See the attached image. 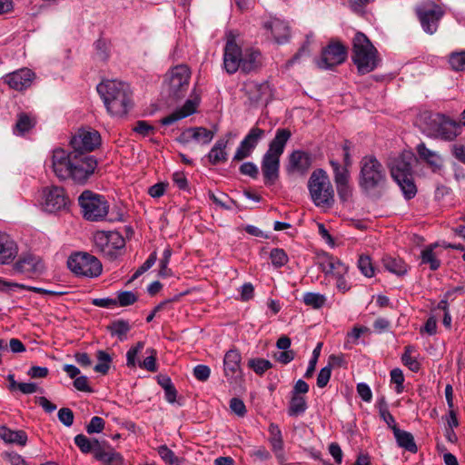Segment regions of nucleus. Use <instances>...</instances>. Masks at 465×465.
Wrapping results in <instances>:
<instances>
[{
	"label": "nucleus",
	"instance_id": "nucleus-22",
	"mask_svg": "<svg viewBox=\"0 0 465 465\" xmlns=\"http://www.w3.org/2000/svg\"><path fill=\"white\" fill-rule=\"evenodd\" d=\"M14 269L21 273H37L44 270V264L38 256L25 253L15 263Z\"/></svg>",
	"mask_w": 465,
	"mask_h": 465
},
{
	"label": "nucleus",
	"instance_id": "nucleus-11",
	"mask_svg": "<svg viewBox=\"0 0 465 465\" xmlns=\"http://www.w3.org/2000/svg\"><path fill=\"white\" fill-rule=\"evenodd\" d=\"M94 243L98 252L114 257L117 250L124 246V239L117 232H96L94 234Z\"/></svg>",
	"mask_w": 465,
	"mask_h": 465
},
{
	"label": "nucleus",
	"instance_id": "nucleus-1",
	"mask_svg": "<svg viewBox=\"0 0 465 465\" xmlns=\"http://www.w3.org/2000/svg\"><path fill=\"white\" fill-rule=\"evenodd\" d=\"M387 172L374 155H366L360 161L358 183L361 193L373 200L380 199L387 188Z\"/></svg>",
	"mask_w": 465,
	"mask_h": 465
},
{
	"label": "nucleus",
	"instance_id": "nucleus-5",
	"mask_svg": "<svg viewBox=\"0 0 465 465\" xmlns=\"http://www.w3.org/2000/svg\"><path fill=\"white\" fill-rule=\"evenodd\" d=\"M428 136L451 142L461 134L462 123H459L442 114H434L427 123Z\"/></svg>",
	"mask_w": 465,
	"mask_h": 465
},
{
	"label": "nucleus",
	"instance_id": "nucleus-49",
	"mask_svg": "<svg viewBox=\"0 0 465 465\" xmlns=\"http://www.w3.org/2000/svg\"><path fill=\"white\" fill-rule=\"evenodd\" d=\"M144 348L143 341H138L135 345L132 346L126 352V365L129 368H134L136 365V357Z\"/></svg>",
	"mask_w": 465,
	"mask_h": 465
},
{
	"label": "nucleus",
	"instance_id": "nucleus-4",
	"mask_svg": "<svg viewBox=\"0 0 465 465\" xmlns=\"http://www.w3.org/2000/svg\"><path fill=\"white\" fill-rule=\"evenodd\" d=\"M312 201L317 207L330 208L334 203V191L327 173L323 169L314 170L308 181Z\"/></svg>",
	"mask_w": 465,
	"mask_h": 465
},
{
	"label": "nucleus",
	"instance_id": "nucleus-32",
	"mask_svg": "<svg viewBox=\"0 0 465 465\" xmlns=\"http://www.w3.org/2000/svg\"><path fill=\"white\" fill-rule=\"evenodd\" d=\"M393 435L400 448L411 453H416L418 451L414 437L411 432L401 430L400 428H393Z\"/></svg>",
	"mask_w": 465,
	"mask_h": 465
},
{
	"label": "nucleus",
	"instance_id": "nucleus-31",
	"mask_svg": "<svg viewBox=\"0 0 465 465\" xmlns=\"http://www.w3.org/2000/svg\"><path fill=\"white\" fill-rule=\"evenodd\" d=\"M322 271L326 275H332L335 278L344 276L348 272V266L341 262L338 258L327 256L320 263Z\"/></svg>",
	"mask_w": 465,
	"mask_h": 465
},
{
	"label": "nucleus",
	"instance_id": "nucleus-55",
	"mask_svg": "<svg viewBox=\"0 0 465 465\" xmlns=\"http://www.w3.org/2000/svg\"><path fill=\"white\" fill-rule=\"evenodd\" d=\"M331 369L332 364L331 363L321 369L317 376V386L319 388H324L328 384L331 375Z\"/></svg>",
	"mask_w": 465,
	"mask_h": 465
},
{
	"label": "nucleus",
	"instance_id": "nucleus-27",
	"mask_svg": "<svg viewBox=\"0 0 465 465\" xmlns=\"http://www.w3.org/2000/svg\"><path fill=\"white\" fill-rule=\"evenodd\" d=\"M18 254V246L12 237L0 232V264H9Z\"/></svg>",
	"mask_w": 465,
	"mask_h": 465
},
{
	"label": "nucleus",
	"instance_id": "nucleus-23",
	"mask_svg": "<svg viewBox=\"0 0 465 465\" xmlns=\"http://www.w3.org/2000/svg\"><path fill=\"white\" fill-rule=\"evenodd\" d=\"M312 165L311 155L303 151H293L289 156L286 170L289 173L298 172L304 174Z\"/></svg>",
	"mask_w": 465,
	"mask_h": 465
},
{
	"label": "nucleus",
	"instance_id": "nucleus-53",
	"mask_svg": "<svg viewBox=\"0 0 465 465\" xmlns=\"http://www.w3.org/2000/svg\"><path fill=\"white\" fill-rule=\"evenodd\" d=\"M138 297L133 292L124 291L117 293V305L125 307L134 304L137 301Z\"/></svg>",
	"mask_w": 465,
	"mask_h": 465
},
{
	"label": "nucleus",
	"instance_id": "nucleus-14",
	"mask_svg": "<svg viewBox=\"0 0 465 465\" xmlns=\"http://www.w3.org/2000/svg\"><path fill=\"white\" fill-rule=\"evenodd\" d=\"M333 169V180L336 185L339 198L347 202L352 196V188L350 185V172L347 168H341L337 161H330Z\"/></svg>",
	"mask_w": 465,
	"mask_h": 465
},
{
	"label": "nucleus",
	"instance_id": "nucleus-6",
	"mask_svg": "<svg viewBox=\"0 0 465 465\" xmlns=\"http://www.w3.org/2000/svg\"><path fill=\"white\" fill-rule=\"evenodd\" d=\"M83 217L90 222L103 221L109 212V203L104 195L85 190L78 197Z\"/></svg>",
	"mask_w": 465,
	"mask_h": 465
},
{
	"label": "nucleus",
	"instance_id": "nucleus-62",
	"mask_svg": "<svg viewBox=\"0 0 465 465\" xmlns=\"http://www.w3.org/2000/svg\"><path fill=\"white\" fill-rule=\"evenodd\" d=\"M240 173L243 175L256 178L258 176L259 171L255 163L252 162H246L240 166Z\"/></svg>",
	"mask_w": 465,
	"mask_h": 465
},
{
	"label": "nucleus",
	"instance_id": "nucleus-19",
	"mask_svg": "<svg viewBox=\"0 0 465 465\" xmlns=\"http://www.w3.org/2000/svg\"><path fill=\"white\" fill-rule=\"evenodd\" d=\"M199 103L200 95L195 93L194 89L193 92L192 98L186 100V102L181 108L176 109L171 114L163 118L161 120V124L163 125H171L181 119L192 115L196 112Z\"/></svg>",
	"mask_w": 465,
	"mask_h": 465
},
{
	"label": "nucleus",
	"instance_id": "nucleus-50",
	"mask_svg": "<svg viewBox=\"0 0 465 465\" xmlns=\"http://www.w3.org/2000/svg\"><path fill=\"white\" fill-rule=\"evenodd\" d=\"M381 60H353L358 72L361 74L371 72L380 65Z\"/></svg>",
	"mask_w": 465,
	"mask_h": 465
},
{
	"label": "nucleus",
	"instance_id": "nucleus-3",
	"mask_svg": "<svg viewBox=\"0 0 465 465\" xmlns=\"http://www.w3.org/2000/svg\"><path fill=\"white\" fill-rule=\"evenodd\" d=\"M291 136L290 130L280 128L277 129L274 138L270 142L269 148L263 154L261 163L265 185H272L279 179L280 158Z\"/></svg>",
	"mask_w": 465,
	"mask_h": 465
},
{
	"label": "nucleus",
	"instance_id": "nucleus-15",
	"mask_svg": "<svg viewBox=\"0 0 465 465\" xmlns=\"http://www.w3.org/2000/svg\"><path fill=\"white\" fill-rule=\"evenodd\" d=\"M264 134V130L256 126L252 127L240 143V145L233 155L232 161L239 162L249 157Z\"/></svg>",
	"mask_w": 465,
	"mask_h": 465
},
{
	"label": "nucleus",
	"instance_id": "nucleus-34",
	"mask_svg": "<svg viewBox=\"0 0 465 465\" xmlns=\"http://www.w3.org/2000/svg\"><path fill=\"white\" fill-rule=\"evenodd\" d=\"M384 268L391 273L402 276L408 272V265L400 258L385 255L382 258Z\"/></svg>",
	"mask_w": 465,
	"mask_h": 465
},
{
	"label": "nucleus",
	"instance_id": "nucleus-36",
	"mask_svg": "<svg viewBox=\"0 0 465 465\" xmlns=\"http://www.w3.org/2000/svg\"><path fill=\"white\" fill-rule=\"evenodd\" d=\"M250 88L251 91L257 93L251 97V99L256 103L262 102L267 104L272 98V89L268 82L252 84Z\"/></svg>",
	"mask_w": 465,
	"mask_h": 465
},
{
	"label": "nucleus",
	"instance_id": "nucleus-29",
	"mask_svg": "<svg viewBox=\"0 0 465 465\" xmlns=\"http://www.w3.org/2000/svg\"><path fill=\"white\" fill-rule=\"evenodd\" d=\"M264 28L270 31L274 41L278 44L286 42L290 37V27L288 24L279 18H272L264 23Z\"/></svg>",
	"mask_w": 465,
	"mask_h": 465
},
{
	"label": "nucleus",
	"instance_id": "nucleus-39",
	"mask_svg": "<svg viewBox=\"0 0 465 465\" xmlns=\"http://www.w3.org/2000/svg\"><path fill=\"white\" fill-rule=\"evenodd\" d=\"M347 55V47L339 40L332 39L329 45L322 49V56L344 57Z\"/></svg>",
	"mask_w": 465,
	"mask_h": 465
},
{
	"label": "nucleus",
	"instance_id": "nucleus-21",
	"mask_svg": "<svg viewBox=\"0 0 465 465\" xmlns=\"http://www.w3.org/2000/svg\"><path fill=\"white\" fill-rule=\"evenodd\" d=\"M242 356L237 349L229 350L223 358L224 375L228 380H235L242 373Z\"/></svg>",
	"mask_w": 465,
	"mask_h": 465
},
{
	"label": "nucleus",
	"instance_id": "nucleus-37",
	"mask_svg": "<svg viewBox=\"0 0 465 465\" xmlns=\"http://www.w3.org/2000/svg\"><path fill=\"white\" fill-rule=\"evenodd\" d=\"M107 330L109 331L112 336H116L119 341H123L126 340L127 333L131 330V325L128 321L119 319L112 322L108 326Z\"/></svg>",
	"mask_w": 465,
	"mask_h": 465
},
{
	"label": "nucleus",
	"instance_id": "nucleus-25",
	"mask_svg": "<svg viewBox=\"0 0 465 465\" xmlns=\"http://www.w3.org/2000/svg\"><path fill=\"white\" fill-rule=\"evenodd\" d=\"M231 136L232 134L228 133L223 137H221L215 142L206 155L211 164L217 165L219 163H225L228 160V153L226 149Z\"/></svg>",
	"mask_w": 465,
	"mask_h": 465
},
{
	"label": "nucleus",
	"instance_id": "nucleus-9",
	"mask_svg": "<svg viewBox=\"0 0 465 465\" xmlns=\"http://www.w3.org/2000/svg\"><path fill=\"white\" fill-rule=\"evenodd\" d=\"M416 14L421 27L429 35H433L444 15L442 8L432 1H425L416 6Z\"/></svg>",
	"mask_w": 465,
	"mask_h": 465
},
{
	"label": "nucleus",
	"instance_id": "nucleus-42",
	"mask_svg": "<svg viewBox=\"0 0 465 465\" xmlns=\"http://www.w3.org/2000/svg\"><path fill=\"white\" fill-rule=\"evenodd\" d=\"M434 247H436V244H430L427 246L421 251L420 254L421 262L424 264H429L430 270L432 271L437 270L440 265V262L433 251Z\"/></svg>",
	"mask_w": 465,
	"mask_h": 465
},
{
	"label": "nucleus",
	"instance_id": "nucleus-58",
	"mask_svg": "<svg viewBox=\"0 0 465 465\" xmlns=\"http://www.w3.org/2000/svg\"><path fill=\"white\" fill-rule=\"evenodd\" d=\"M411 348L405 347V352L402 354L401 361L404 365L408 366L412 371H418L420 370V363L411 356Z\"/></svg>",
	"mask_w": 465,
	"mask_h": 465
},
{
	"label": "nucleus",
	"instance_id": "nucleus-64",
	"mask_svg": "<svg viewBox=\"0 0 465 465\" xmlns=\"http://www.w3.org/2000/svg\"><path fill=\"white\" fill-rule=\"evenodd\" d=\"M451 153L453 156L460 162L465 163V144L454 143L451 145Z\"/></svg>",
	"mask_w": 465,
	"mask_h": 465
},
{
	"label": "nucleus",
	"instance_id": "nucleus-7",
	"mask_svg": "<svg viewBox=\"0 0 465 465\" xmlns=\"http://www.w3.org/2000/svg\"><path fill=\"white\" fill-rule=\"evenodd\" d=\"M191 70L186 64H179L165 74L164 87L169 97L178 100L185 96L189 89Z\"/></svg>",
	"mask_w": 465,
	"mask_h": 465
},
{
	"label": "nucleus",
	"instance_id": "nucleus-47",
	"mask_svg": "<svg viewBox=\"0 0 465 465\" xmlns=\"http://www.w3.org/2000/svg\"><path fill=\"white\" fill-rule=\"evenodd\" d=\"M357 264H358L359 270L364 276H366L368 278L374 276L375 269L371 262V259L369 255H366V254L360 255Z\"/></svg>",
	"mask_w": 465,
	"mask_h": 465
},
{
	"label": "nucleus",
	"instance_id": "nucleus-26",
	"mask_svg": "<svg viewBox=\"0 0 465 465\" xmlns=\"http://www.w3.org/2000/svg\"><path fill=\"white\" fill-rule=\"evenodd\" d=\"M34 75V73L30 69L22 68L6 74L5 81L11 88L23 90L31 84Z\"/></svg>",
	"mask_w": 465,
	"mask_h": 465
},
{
	"label": "nucleus",
	"instance_id": "nucleus-33",
	"mask_svg": "<svg viewBox=\"0 0 465 465\" xmlns=\"http://www.w3.org/2000/svg\"><path fill=\"white\" fill-rule=\"evenodd\" d=\"M0 439L5 442L25 446L27 435L24 430H12L5 426L0 427Z\"/></svg>",
	"mask_w": 465,
	"mask_h": 465
},
{
	"label": "nucleus",
	"instance_id": "nucleus-54",
	"mask_svg": "<svg viewBox=\"0 0 465 465\" xmlns=\"http://www.w3.org/2000/svg\"><path fill=\"white\" fill-rule=\"evenodd\" d=\"M171 256L172 249L170 247L165 248L163 253V258L160 260L159 275L162 277H166L170 275V269H168V263L170 262Z\"/></svg>",
	"mask_w": 465,
	"mask_h": 465
},
{
	"label": "nucleus",
	"instance_id": "nucleus-51",
	"mask_svg": "<svg viewBox=\"0 0 465 465\" xmlns=\"http://www.w3.org/2000/svg\"><path fill=\"white\" fill-rule=\"evenodd\" d=\"M270 259L273 266L280 268L288 262V256L282 249L274 248L271 251Z\"/></svg>",
	"mask_w": 465,
	"mask_h": 465
},
{
	"label": "nucleus",
	"instance_id": "nucleus-59",
	"mask_svg": "<svg viewBox=\"0 0 465 465\" xmlns=\"http://www.w3.org/2000/svg\"><path fill=\"white\" fill-rule=\"evenodd\" d=\"M59 420L66 427L74 423V412L69 408H62L58 411Z\"/></svg>",
	"mask_w": 465,
	"mask_h": 465
},
{
	"label": "nucleus",
	"instance_id": "nucleus-12",
	"mask_svg": "<svg viewBox=\"0 0 465 465\" xmlns=\"http://www.w3.org/2000/svg\"><path fill=\"white\" fill-rule=\"evenodd\" d=\"M73 151L77 154L94 151L101 143L100 134L95 130L80 129L71 139Z\"/></svg>",
	"mask_w": 465,
	"mask_h": 465
},
{
	"label": "nucleus",
	"instance_id": "nucleus-18",
	"mask_svg": "<svg viewBox=\"0 0 465 465\" xmlns=\"http://www.w3.org/2000/svg\"><path fill=\"white\" fill-rule=\"evenodd\" d=\"M415 161L414 154L405 151L393 159L390 163L391 174L393 179H399L412 174V163Z\"/></svg>",
	"mask_w": 465,
	"mask_h": 465
},
{
	"label": "nucleus",
	"instance_id": "nucleus-10",
	"mask_svg": "<svg viewBox=\"0 0 465 465\" xmlns=\"http://www.w3.org/2000/svg\"><path fill=\"white\" fill-rule=\"evenodd\" d=\"M72 161L73 164L69 178L77 183H84L94 174L97 167V161L92 155L76 153Z\"/></svg>",
	"mask_w": 465,
	"mask_h": 465
},
{
	"label": "nucleus",
	"instance_id": "nucleus-40",
	"mask_svg": "<svg viewBox=\"0 0 465 465\" xmlns=\"http://www.w3.org/2000/svg\"><path fill=\"white\" fill-rule=\"evenodd\" d=\"M394 181L398 183L404 197L407 200L412 199L416 195L417 188L414 183L412 174L406 177L394 179Z\"/></svg>",
	"mask_w": 465,
	"mask_h": 465
},
{
	"label": "nucleus",
	"instance_id": "nucleus-24",
	"mask_svg": "<svg viewBox=\"0 0 465 465\" xmlns=\"http://www.w3.org/2000/svg\"><path fill=\"white\" fill-rule=\"evenodd\" d=\"M352 43L356 58H376L377 49L364 34L357 33Z\"/></svg>",
	"mask_w": 465,
	"mask_h": 465
},
{
	"label": "nucleus",
	"instance_id": "nucleus-35",
	"mask_svg": "<svg viewBox=\"0 0 465 465\" xmlns=\"http://www.w3.org/2000/svg\"><path fill=\"white\" fill-rule=\"evenodd\" d=\"M35 119L34 116L27 113H19L17 120L14 127V134L16 135H23L29 132L35 125Z\"/></svg>",
	"mask_w": 465,
	"mask_h": 465
},
{
	"label": "nucleus",
	"instance_id": "nucleus-13",
	"mask_svg": "<svg viewBox=\"0 0 465 465\" xmlns=\"http://www.w3.org/2000/svg\"><path fill=\"white\" fill-rule=\"evenodd\" d=\"M73 151L67 153L63 148H56L52 152L51 156V168L54 175L60 180H66L71 173L73 161L75 156Z\"/></svg>",
	"mask_w": 465,
	"mask_h": 465
},
{
	"label": "nucleus",
	"instance_id": "nucleus-56",
	"mask_svg": "<svg viewBox=\"0 0 465 465\" xmlns=\"http://www.w3.org/2000/svg\"><path fill=\"white\" fill-rule=\"evenodd\" d=\"M104 428V420L98 416L91 419L90 422L86 425V432L88 434L100 433Z\"/></svg>",
	"mask_w": 465,
	"mask_h": 465
},
{
	"label": "nucleus",
	"instance_id": "nucleus-57",
	"mask_svg": "<svg viewBox=\"0 0 465 465\" xmlns=\"http://www.w3.org/2000/svg\"><path fill=\"white\" fill-rule=\"evenodd\" d=\"M391 381L396 384V392L401 393L403 391L404 375L401 369L395 368L391 371Z\"/></svg>",
	"mask_w": 465,
	"mask_h": 465
},
{
	"label": "nucleus",
	"instance_id": "nucleus-61",
	"mask_svg": "<svg viewBox=\"0 0 465 465\" xmlns=\"http://www.w3.org/2000/svg\"><path fill=\"white\" fill-rule=\"evenodd\" d=\"M211 370L207 365L199 364L193 368V375L200 381H205L209 379Z\"/></svg>",
	"mask_w": 465,
	"mask_h": 465
},
{
	"label": "nucleus",
	"instance_id": "nucleus-16",
	"mask_svg": "<svg viewBox=\"0 0 465 465\" xmlns=\"http://www.w3.org/2000/svg\"><path fill=\"white\" fill-rule=\"evenodd\" d=\"M43 206L48 213L60 211L67 206L68 197L64 188L59 186H52L45 188L43 192Z\"/></svg>",
	"mask_w": 465,
	"mask_h": 465
},
{
	"label": "nucleus",
	"instance_id": "nucleus-43",
	"mask_svg": "<svg viewBox=\"0 0 465 465\" xmlns=\"http://www.w3.org/2000/svg\"><path fill=\"white\" fill-rule=\"evenodd\" d=\"M302 301L305 305L312 309L319 310L325 305L327 299L325 295L319 292H308L303 294Z\"/></svg>",
	"mask_w": 465,
	"mask_h": 465
},
{
	"label": "nucleus",
	"instance_id": "nucleus-60",
	"mask_svg": "<svg viewBox=\"0 0 465 465\" xmlns=\"http://www.w3.org/2000/svg\"><path fill=\"white\" fill-rule=\"evenodd\" d=\"M344 60H314V66L319 70H333Z\"/></svg>",
	"mask_w": 465,
	"mask_h": 465
},
{
	"label": "nucleus",
	"instance_id": "nucleus-2",
	"mask_svg": "<svg viewBox=\"0 0 465 465\" xmlns=\"http://www.w3.org/2000/svg\"><path fill=\"white\" fill-rule=\"evenodd\" d=\"M96 89L111 115L124 116L132 108V92L126 83L118 80H104Z\"/></svg>",
	"mask_w": 465,
	"mask_h": 465
},
{
	"label": "nucleus",
	"instance_id": "nucleus-45",
	"mask_svg": "<svg viewBox=\"0 0 465 465\" xmlns=\"http://www.w3.org/2000/svg\"><path fill=\"white\" fill-rule=\"evenodd\" d=\"M96 357L99 362L94 367V370L96 372L106 374L110 369L112 357L104 351H98L96 352Z\"/></svg>",
	"mask_w": 465,
	"mask_h": 465
},
{
	"label": "nucleus",
	"instance_id": "nucleus-63",
	"mask_svg": "<svg viewBox=\"0 0 465 465\" xmlns=\"http://www.w3.org/2000/svg\"><path fill=\"white\" fill-rule=\"evenodd\" d=\"M230 408L235 414H237L240 417L244 416V414L246 413L244 402L238 398H232L230 401Z\"/></svg>",
	"mask_w": 465,
	"mask_h": 465
},
{
	"label": "nucleus",
	"instance_id": "nucleus-20",
	"mask_svg": "<svg viewBox=\"0 0 465 465\" xmlns=\"http://www.w3.org/2000/svg\"><path fill=\"white\" fill-rule=\"evenodd\" d=\"M214 134L213 131L204 127H190L180 134L178 142L186 144L191 141H196L202 144H208L213 139Z\"/></svg>",
	"mask_w": 465,
	"mask_h": 465
},
{
	"label": "nucleus",
	"instance_id": "nucleus-41",
	"mask_svg": "<svg viewBox=\"0 0 465 465\" xmlns=\"http://www.w3.org/2000/svg\"><path fill=\"white\" fill-rule=\"evenodd\" d=\"M306 410L307 402L305 398L301 395L292 394L288 414L292 417H296L302 414Z\"/></svg>",
	"mask_w": 465,
	"mask_h": 465
},
{
	"label": "nucleus",
	"instance_id": "nucleus-46",
	"mask_svg": "<svg viewBox=\"0 0 465 465\" xmlns=\"http://www.w3.org/2000/svg\"><path fill=\"white\" fill-rule=\"evenodd\" d=\"M269 432L271 434V443L272 450L275 452H281L283 447V441L282 437V431L278 425L272 423L269 426Z\"/></svg>",
	"mask_w": 465,
	"mask_h": 465
},
{
	"label": "nucleus",
	"instance_id": "nucleus-48",
	"mask_svg": "<svg viewBox=\"0 0 465 465\" xmlns=\"http://www.w3.org/2000/svg\"><path fill=\"white\" fill-rule=\"evenodd\" d=\"M146 353L148 356L143 361L139 362V367L149 371H156V351L153 348H149L146 350Z\"/></svg>",
	"mask_w": 465,
	"mask_h": 465
},
{
	"label": "nucleus",
	"instance_id": "nucleus-28",
	"mask_svg": "<svg viewBox=\"0 0 465 465\" xmlns=\"http://www.w3.org/2000/svg\"><path fill=\"white\" fill-rule=\"evenodd\" d=\"M420 159L425 162L433 172H439L443 167V158L436 151L429 149L424 143H420L416 147Z\"/></svg>",
	"mask_w": 465,
	"mask_h": 465
},
{
	"label": "nucleus",
	"instance_id": "nucleus-44",
	"mask_svg": "<svg viewBox=\"0 0 465 465\" xmlns=\"http://www.w3.org/2000/svg\"><path fill=\"white\" fill-rule=\"evenodd\" d=\"M248 367L252 369L257 375H263L265 371L272 367V363L269 360L262 358H252L248 361Z\"/></svg>",
	"mask_w": 465,
	"mask_h": 465
},
{
	"label": "nucleus",
	"instance_id": "nucleus-52",
	"mask_svg": "<svg viewBox=\"0 0 465 465\" xmlns=\"http://www.w3.org/2000/svg\"><path fill=\"white\" fill-rule=\"evenodd\" d=\"M160 457L168 465H179V459L175 456L174 452L170 450L166 445H162L158 448Z\"/></svg>",
	"mask_w": 465,
	"mask_h": 465
},
{
	"label": "nucleus",
	"instance_id": "nucleus-17",
	"mask_svg": "<svg viewBox=\"0 0 465 465\" xmlns=\"http://www.w3.org/2000/svg\"><path fill=\"white\" fill-rule=\"evenodd\" d=\"M260 54L257 50H242L238 34L231 31L226 35L223 58H256Z\"/></svg>",
	"mask_w": 465,
	"mask_h": 465
},
{
	"label": "nucleus",
	"instance_id": "nucleus-30",
	"mask_svg": "<svg viewBox=\"0 0 465 465\" xmlns=\"http://www.w3.org/2000/svg\"><path fill=\"white\" fill-rule=\"evenodd\" d=\"M94 459L104 465H124L123 456L109 445L102 444L95 450Z\"/></svg>",
	"mask_w": 465,
	"mask_h": 465
},
{
	"label": "nucleus",
	"instance_id": "nucleus-38",
	"mask_svg": "<svg viewBox=\"0 0 465 465\" xmlns=\"http://www.w3.org/2000/svg\"><path fill=\"white\" fill-rule=\"evenodd\" d=\"M74 443L84 453H93L95 455V450L99 449L102 443L98 440H90L84 434H78L74 437Z\"/></svg>",
	"mask_w": 465,
	"mask_h": 465
},
{
	"label": "nucleus",
	"instance_id": "nucleus-8",
	"mask_svg": "<svg viewBox=\"0 0 465 465\" xmlns=\"http://www.w3.org/2000/svg\"><path fill=\"white\" fill-rule=\"evenodd\" d=\"M68 268L75 274L85 277H97L102 272L100 261L87 252L72 254L67 261Z\"/></svg>",
	"mask_w": 465,
	"mask_h": 465
}]
</instances>
